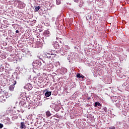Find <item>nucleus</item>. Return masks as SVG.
<instances>
[{"label":"nucleus","mask_w":129,"mask_h":129,"mask_svg":"<svg viewBox=\"0 0 129 129\" xmlns=\"http://www.w3.org/2000/svg\"><path fill=\"white\" fill-rule=\"evenodd\" d=\"M112 102H115L116 104V106L119 108L120 107V105H121V100L119 97H117L116 96L113 97L112 98Z\"/></svg>","instance_id":"1"},{"label":"nucleus","mask_w":129,"mask_h":129,"mask_svg":"<svg viewBox=\"0 0 129 129\" xmlns=\"http://www.w3.org/2000/svg\"><path fill=\"white\" fill-rule=\"evenodd\" d=\"M33 68H40L42 66V62L39 60H35L32 63Z\"/></svg>","instance_id":"2"},{"label":"nucleus","mask_w":129,"mask_h":129,"mask_svg":"<svg viewBox=\"0 0 129 129\" xmlns=\"http://www.w3.org/2000/svg\"><path fill=\"white\" fill-rule=\"evenodd\" d=\"M30 124L29 123V121H25V122H21L20 125V129H25L27 127V125H29Z\"/></svg>","instance_id":"3"},{"label":"nucleus","mask_w":129,"mask_h":129,"mask_svg":"<svg viewBox=\"0 0 129 129\" xmlns=\"http://www.w3.org/2000/svg\"><path fill=\"white\" fill-rule=\"evenodd\" d=\"M102 75V72L101 70H99L97 68H95L94 70V77H96L98 75Z\"/></svg>","instance_id":"4"},{"label":"nucleus","mask_w":129,"mask_h":129,"mask_svg":"<svg viewBox=\"0 0 129 129\" xmlns=\"http://www.w3.org/2000/svg\"><path fill=\"white\" fill-rule=\"evenodd\" d=\"M18 8L19 9H24V8L26 7V4H25L24 2L18 1Z\"/></svg>","instance_id":"5"},{"label":"nucleus","mask_w":129,"mask_h":129,"mask_svg":"<svg viewBox=\"0 0 129 129\" xmlns=\"http://www.w3.org/2000/svg\"><path fill=\"white\" fill-rule=\"evenodd\" d=\"M24 87L25 89H27V90H31V89L33 88V86H32V84L30 83L26 84Z\"/></svg>","instance_id":"6"},{"label":"nucleus","mask_w":129,"mask_h":129,"mask_svg":"<svg viewBox=\"0 0 129 129\" xmlns=\"http://www.w3.org/2000/svg\"><path fill=\"white\" fill-rule=\"evenodd\" d=\"M19 104L20 105H22L24 107H27V108H28L26 105L27 103H26V102L25 101V100L24 99H22V100H21L19 102Z\"/></svg>","instance_id":"7"},{"label":"nucleus","mask_w":129,"mask_h":129,"mask_svg":"<svg viewBox=\"0 0 129 129\" xmlns=\"http://www.w3.org/2000/svg\"><path fill=\"white\" fill-rule=\"evenodd\" d=\"M16 84H17V81H14L13 84L11 85L9 87V90H10V91H14V89L15 88V85H16Z\"/></svg>","instance_id":"8"},{"label":"nucleus","mask_w":129,"mask_h":129,"mask_svg":"<svg viewBox=\"0 0 129 129\" xmlns=\"http://www.w3.org/2000/svg\"><path fill=\"white\" fill-rule=\"evenodd\" d=\"M33 72L37 76H39V75H40V73H39V69H38L37 68H34V69L33 70Z\"/></svg>","instance_id":"9"},{"label":"nucleus","mask_w":129,"mask_h":129,"mask_svg":"<svg viewBox=\"0 0 129 129\" xmlns=\"http://www.w3.org/2000/svg\"><path fill=\"white\" fill-rule=\"evenodd\" d=\"M51 94H52V92L47 91L45 93V96H46V97H49Z\"/></svg>","instance_id":"10"},{"label":"nucleus","mask_w":129,"mask_h":129,"mask_svg":"<svg viewBox=\"0 0 129 129\" xmlns=\"http://www.w3.org/2000/svg\"><path fill=\"white\" fill-rule=\"evenodd\" d=\"M44 35L46 37H50V32L48 30H46L44 31Z\"/></svg>","instance_id":"11"},{"label":"nucleus","mask_w":129,"mask_h":129,"mask_svg":"<svg viewBox=\"0 0 129 129\" xmlns=\"http://www.w3.org/2000/svg\"><path fill=\"white\" fill-rule=\"evenodd\" d=\"M53 46L54 47V48H55V49H59V44L58 43V42H56L55 43H54L53 44Z\"/></svg>","instance_id":"12"},{"label":"nucleus","mask_w":129,"mask_h":129,"mask_svg":"<svg viewBox=\"0 0 129 129\" xmlns=\"http://www.w3.org/2000/svg\"><path fill=\"white\" fill-rule=\"evenodd\" d=\"M77 77L78 78H84V76L81 75L80 74H77Z\"/></svg>","instance_id":"13"},{"label":"nucleus","mask_w":129,"mask_h":129,"mask_svg":"<svg viewBox=\"0 0 129 129\" xmlns=\"http://www.w3.org/2000/svg\"><path fill=\"white\" fill-rule=\"evenodd\" d=\"M100 105H101V104H100V103L98 102H96L94 104V106L95 107L100 106Z\"/></svg>","instance_id":"14"},{"label":"nucleus","mask_w":129,"mask_h":129,"mask_svg":"<svg viewBox=\"0 0 129 129\" xmlns=\"http://www.w3.org/2000/svg\"><path fill=\"white\" fill-rule=\"evenodd\" d=\"M41 9V7L38 6V7H35V8L34 9L35 12H38L39 10Z\"/></svg>","instance_id":"15"},{"label":"nucleus","mask_w":129,"mask_h":129,"mask_svg":"<svg viewBox=\"0 0 129 129\" xmlns=\"http://www.w3.org/2000/svg\"><path fill=\"white\" fill-rule=\"evenodd\" d=\"M61 72H62V73H66V72H67V69L64 68H62Z\"/></svg>","instance_id":"16"},{"label":"nucleus","mask_w":129,"mask_h":129,"mask_svg":"<svg viewBox=\"0 0 129 129\" xmlns=\"http://www.w3.org/2000/svg\"><path fill=\"white\" fill-rule=\"evenodd\" d=\"M46 116L48 117H49V116H51V113L49 111H46Z\"/></svg>","instance_id":"17"},{"label":"nucleus","mask_w":129,"mask_h":129,"mask_svg":"<svg viewBox=\"0 0 129 129\" xmlns=\"http://www.w3.org/2000/svg\"><path fill=\"white\" fill-rule=\"evenodd\" d=\"M56 5H60L61 4V0H56Z\"/></svg>","instance_id":"18"},{"label":"nucleus","mask_w":129,"mask_h":129,"mask_svg":"<svg viewBox=\"0 0 129 129\" xmlns=\"http://www.w3.org/2000/svg\"><path fill=\"white\" fill-rule=\"evenodd\" d=\"M4 127V124L0 123V128H3Z\"/></svg>","instance_id":"19"},{"label":"nucleus","mask_w":129,"mask_h":129,"mask_svg":"<svg viewBox=\"0 0 129 129\" xmlns=\"http://www.w3.org/2000/svg\"><path fill=\"white\" fill-rule=\"evenodd\" d=\"M109 129H115V127H114V126H111V127H109Z\"/></svg>","instance_id":"20"},{"label":"nucleus","mask_w":129,"mask_h":129,"mask_svg":"<svg viewBox=\"0 0 129 129\" xmlns=\"http://www.w3.org/2000/svg\"><path fill=\"white\" fill-rule=\"evenodd\" d=\"M103 110H104V111H105V112H106V111H107V109H106V107H104V108H103Z\"/></svg>","instance_id":"21"},{"label":"nucleus","mask_w":129,"mask_h":129,"mask_svg":"<svg viewBox=\"0 0 129 129\" xmlns=\"http://www.w3.org/2000/svg\"><path fill=\"white\" fill-rule=\"evenodd\" d=\"M12 123L11 121H8L7 122V124H11Z\"/></svg>","instance_id":"22"},{"label":"nucleus","mask_w":129,"mask_h":129,"mask_svg":"<svg viewBox=\"0 0 129 129\" xmlns=\"http://www.w3.org/2000/svg\"><path fill=\"white\" fill-rule=\"evenodd\" d=\"M75 3H79V0H74Z\"/></svg>","instance_id":"23"},{"label":"nucleus","mask_w":129,"mask_h":129,"mask_svg":"<svg viewBox=\"0 0 129 129\" xmlns=\"http://www.w3.org/2000/svg\"><path fill=\"white\" fill-rule=\"evenodd\" d=\"M16 33L17 34H19V33H20V31H19V30H16Z\"/></svg>","instance_id":"24"},{"label":"nucleus","mask_w":129,"mask_h":129,"mask_svg":"<svg viewBox=\"0 0 129 129\" xmlns=\"http://www.w3.org/2000/svg\"><path fill=\"white\" fill-rule=\"evenodd\" d=\"M34 79H36V80H37H37H39V79L38 78H36V77H34Z\"/></svg>","instance_id":"25"},{"label":"nucleus","mask_w":129,"mask_h":129,"mask_svg":"<svg viewBox=\"0 0 129 129\" xmlns=\"http://www.w3.org/2000/svg\"><path fill=\"white\" fill-rule=\"evenodd\" d=\"M70 57H68V60H70Z\"/></svg>","instance_id":"26"},{"label":"nucleus","mask_w":129,"mask_h":129,"mask_svg":"<svg viewBox=\"0 0 129 129\" xmlns=\"http://www.w3.org/2000/svg\"><path fill=\"white\" fill-rule=\"evenodd\" d=\"M107 83H108L109 84V83H110V82H108Z\"/></svg>","instance_id":"27"},{"label":"nucleus","mask_w":129,"mask_h":129,"mask_svg":"<svg viewBox=\"0 0 129 129\" xmlns=\"http://www.w3.org/2000/svg\"><path fill=\"white\" fill-rule=\"evenodd\" d=\"M102 2H103V3H104V0H102Z\"/></svg>","instance_id":"28"},{"label":"nucleus","mask_w":129,"mask_h":129,"mask_svg":"<svg viewBox=\"0 0 129 129\" xmlns=\"http://www.w3.org/2000/svg\"><path fill=\"white\" fill-rule=\"evenodd\" d=\"M21 111L22 112H24V111H22V110H21Z\"/></svg>","instance_id":"29"},{"label":"nucleus","mask_w":129,"mask_h":129,"mask_svg":"<svg viewBox=\"0 0 129 129\" xmlns=\"http://www.w3.org/2000/svg\"><path fill=\"white\" fill-rule=\"evenodd\" d=\"M18 112H20V110H18Z\"/></svg>","instance_id":"30"},{"label":"nucleus","mask_w":129,"mask_h":129,"mask_svg":"<svg viewBox=\"0 0 129 129\" xmlns=\"http://www.w3.org/2000/svg\"><path fill=\"white\" fill-rule=\"evenodd\" d=\"M22 95H23V94H21V96H22Z\"/></svg>","instance_id":"31"}]
</instances>
